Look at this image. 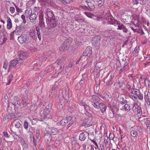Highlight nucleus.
Masks as SVG:
<instances>
[{"instance_id":"1","label":"nucleus","mask_w":150,"mask_h":150,"mask_svg":"<svg viewBox=\"0 0 150 150\" xmlns=\"http://www.w3.org/2000/svg\"><path fill=\"white\" fill-rule=\"evenodd\" d=\"M129 96L134 101H136L138 99L143 100V94L141 93L139 89L136 88L134 89L133 93L132 94H129Z\"/></svg>"},{"instance_id":"2","label":"nucleus","mask_w":150,"mask_h":150,"mask_svg":"<svg viewBox=\"0 0 150 150\" xmlns=\"http://www.w3.org/2000/svg\"><path fill=\"white\" fill-rule=\"evenodd\" d=\"M32 95L31 93L27 90H25L22 97V103L24 106L26 107L28 104V96L30 98Z\"/></svg>"},{"instance_id":"3","label":"nucleus","mask_w":150,"mask_h":150,"mask_svg":"<svg viewBox=\"0 0 150 150\" xmlns=\"http://www.w3.org/2000/svg\"><path fill=\"white\" fill-rule=\"evenodd\" d=\"M71 41L69 39H66L61 44L59 47V50L61 52L67 50L69 47Z\"/></svg>"},{"instance_id":"4","label":"nucleus","mask_w":150,"mask_h":150,"mask_svg":"<svg viewBox=\"0 0 150 150\" xmlns=\"http://www.w3.org/2000/svg\"><path fill=\"white\" fill-rule=\"evenodd\" d=\"M100 37L99 36L94 37L92 40V45L96 49H99L100 46Z\"/></svg>"},{"instance_id":"5","label":"nucleus","mask_w":150,"mask_h":150,"mask_svg":"<svg viewBox=\"0 0 150 150\" xmlns=\"http://www.w3.org/2000/svg\"><path fill=\"white\" fill-rule=\"evenodd\" d=\"M104 18L108 23L112 25H115L117 21L115 20L111 14L109 13H107L105 16Z\"/></svg>"},{"instance_id":"6","label":"nucleus","mask_w":150,"mask_h":150,"mask_svg":"<svg viewBox=\"0 0 150 150\" xmlns=\"http://www.w3.org/2000/svg\"><path fill=\"white\" fill-rule=\"evenodd\" d=\"M28 54L24 52L21 51L20 52L18 57L17 59L19 61L20 64L23 63V60L27 58Z\"/></svg>"},{"instance_id":"7","label":"nucleus","mask_w":150,"mask_h":150,"mask_svg":"<svg viewBox=\"0 0 150 150\" xmlns=\"http://www.w3.org/2000/svg\"><path fill=\"white\" fill-rule=\"evenodd\" d=\"M18 40L20 43H28V37L26 34H23L18 37Z\"/></svg>"},{"instance_id":"8","label":"nucleus","mask_w":150,"mask_h":150,"mask_svg":"<svg viewBox=\"0 0 150 150\" xmlns=\"http://www.w3.org/2000/svg\"><path fill=\"white\" fill-rule=\"evenodd\" d=\"M46 23L47 24V28L48 29H52L56 27V22L54 19L46 20Z\"/></svg>"},{"instance_id":"9","label":"nucleus","mask_w":150,"mask_h":150,"mask_svg":"<svg viewBox=\"0 0 150 150\" xmlns=\"http://www.w3.org/2000/svg\"><path fill=\"white\" fill-rule=\"evenodd\" d=\"M71 143L72 150H76L80 147V145L77 142L76 138H72Z\"/></svg>"},{"instance_id":"10","label":"nucleus","mask_w":150,"mask_h":150,"mask_svg":"<svg viewBox=\"0 0 150 150\" xmlns=\"http://www.w3.org/2000/svg\"><path fill=\"white\" fill-rule=\"evenodd\" d=\"M46 13V20L54 19V16L53 14V12L50 9L48 8L45 10Z\"/></svg>"},{"instance_id":"11","label":"nucleus","mask_w":150,"mask_h":150,"mask_svg":"<svg viewBox=\"0 0 150 150\" xmlns=\"http://www.w3.org/2000/svg\"><path fill=\"white\" fill-rule=\"evenodd\" d=\"M65 60V58L62 57L57 60L56 62V63L57 64V67L59 69L61 70L62 67H63V69L64 67V65L63 66H62L63 65Z\"/></svg>"},{"instance_id":"12","label":"nucleus","mask_w":150,"mask_h":150,"mask_svg":"<svg viewBox=\"0 0 150 150\" xmlns=\"http://www.w3.org/2000/svg\"><path fill=\"white\" fill-rule=\"evenodd\" d=\"M17 59V60L14 59L10 62L9 65L8 71H10L12 68L15 67L18 64L20 63L18 59Z\"/></svg>"},{"instance_id":"13","label":"nucleus","mask_w":150,"mask_h":150,"mask_svg":"<svg viewBox=\"0 0 150 150\" xmlns=\"http://www.w3.org/2000/svg\"><path fill=\"white\" fill-rule=\"evenodd\" d=\"M46 59V57L43 56L39 58L38 60H37L34 61V64L36 65V64H38L39 65H41L42 63L44 61H45Z\"/></svg>"},{"instance_id":"14","label":"nucleus","mask_w":150,"mask_h":150,"mask_svg":"<svg viewBox=\"0 0 150 150\" xmlns=\"http://www.w3.org/2000/svg\"><path fill=\"white\" fill-rule=\"evenodd\" d=\"M92 48L90 46H88L86 49L85 51L83 52V54L88 56H89L92 53Z\"/></svg>"},{"instance_id":"15","label":"nucleus","mask_w":150,"mask_h":150,"mask_svg":"<svg viewBox=\"0 0 150 150\" xmlns=\"http://www.w3.org/2000/svg\"><path fill=\"white\" fill-rule=\"evenodd\" d=\"M91 117H89L83 121V122L81 125V126H85L86 125H89L91 124Z\"/></svg>"},{"instance_id":"16","label":"nucleus","mask_w":150,"mask_h":150,"mask_svg":"<svg viewBox=\"0 0 150 150\" xmlns=\"http://www.w3.org/2000/svg\"><path fill=\"white\" fill-rule=\"evenodd\" d=\"M23 27L21 26H17L16 27V29L14 31L15 34L17 35H20L23 32Z\"/></svg>"},{"instance_id":"17","label":"nucleus","mask_w":150,"mask_h":150,"mask_svg":"<svg viewBox=\"0 0 150 150\" xmlns=\"http://www.w3.org/2000/svg\"><path fill=\"white\" fill-rule=\"evenodd\" d=\"M37 17L36 13H31L29 16L30 21L31 23L35 22L37 21Z\"/></svg>"},{"instance_id":"18","label":"nucleus","mask_w":150,"mask_h":150,"mask_svg":"<svg viewBox=\"0 0 150 150\" xmlns=\"http://www.w3.org/2000/svg\"><path fill=\"white\" fill-rule=\"evenodd\" d=\"M21 121L20 120H15L13 121L12 124L13 126H14L16 128H21Z\"/></svg>"},{"instance_id":"19","label":"nucleus","mask_w":150,"mask_h":150,"mask_svg":"<svg viewBox=\"0 0 150 150\" xmlns=\"http://www.w3.org/2000/svg\"><path fill=\"white\" fill-rule=\"evenodd\" d=\"M98 108L100 109L101 112L103 113L105 111L107 107L104 104L101 103L99 104Z\"/></svg>"},{"instance_id":"20","label":"nucleus","mask_w":150,"mask_h":150,"mask_svg":"<svg viewBox=\"0 0 150 150\" xmlns=\"http://www.w3.org/2000/svg\"><path fill=\"white\" fill-rule=\"evenodd\" d=\"M44 139L46 142H50L52 140L51 134L49 133H47L44 136Z\"/></svg>"},{"instance_id":"21","label":"nucleus","mask_w":150,"mask_h":150,"mask_svg":"<svg viewBox=\"0 0 150 150\" xmlns=\"http://www.w3.org/2000/svg\"><path fill=\"white\" fill-rule=\"evenodd\" d=\"M144 99L145 101L149 105H150V92H148L147 94H145L144 96Z\"/></svg>"},{"instance_id":"22","label":"nucleus","mask_w":150,"mask_h":150,"mask_svg":"<svg viewBox=\"0 0 150 150\" xmlns=\"http://www.w3.org/2000/svg\"><path fill=\"white\" fill-rule=\"evenodd\" d=\"M43 17L42 15H40L39 17V25L42 28L44 27H45V23L43 21Z\"/></svg>"},{"instance_id":"23","label":"nucleus","mask_w":150,"mask_h":150,"mask_svg":"<svg viewBox=\"0 0 150 150\" xmlns=\"http://www.w3.org/2000/svg\"><path fill=\"white\" fill-rule=\"evenodd\" d=\"M21 142L24 150H28V145L26 142L23 139L21 140Z\"/></svg>"},{"instance_id":"24","label":"nucleus","mask_w":150,"mask_h":150,"mask_svg":"<svg viewBox=\"0 0 150 150\" xmlns=\"http://www.w3.org/2000/svg\"><path fill=\"white\" fill-rule=\"evenodd\" d=\"M87 137L86 132H82L80 134L79 136V139L81 141H84Z\"/></svg>"},{"instance_id":"25","label":"nucleus","mask_w":150,"mask_h":150,"mask_svg":"<svg viewBox=\"0 0 150 150\" xmlns=\"http://www.w3.org/2000/svg\"><path fill=\"white\" fill-rule=\"evenodd\" d=\"M120 109L123 111H126L128 112L131 110L130 106L129 105L126 104H125Z\"/></svg>"},{"instance_id":"26","label":"nucleus","mask_w":150,"mask_h":150,"mask_svg":"<svg viewBox=\"0 0 150 150\" xmlns=\"http://www.w3.org/2000/svg\"><path fill=\"white\" fill-rule=\"evenodd\" d=\"M122 64H124L122 69L124 71H128L129 68V66L128 65V63L126 62L125 61L123 60L122 61Z\"/></svg>"},{"instance_id":"27","label":"nucleus","mask_w":150,"mask_h":150,"mask_svg":"<svg viewBox=\"0 0 150 150\" xmlns=\"http://www.w3.org/2000/svg\"><path fill=\"white\" fill-rule=\"evenodd\" d=\"M50 111H49V109H45L44 110L43 112V115H42V117H43L44 118H46L47 117L49 118L48 115L49 114Z\"/></svg>"},{"instance_id":"28","label":"nucleus","mask_w":150,"mask_h":150,"mask_svg":"<svg viewBox=\"0 0 150 150\" xmlns=\"http://www.w3.org/2000/svg\"><path fill=\"white\" fill-rule=\"evenodd\" d=\"M126 87L128 91L130 92V93L129 94H132V93H133L134 89H135V88H134L132 86L128 84H126Z\"/></svg>"},{"instance_id":"29","label":"nucleus","mask_w":150,"mask_h":150,"mask_svg":"<svg viewBox=\"0 0 150 150\" xmlns=\"http://www.w3.org/2000/svg\"><path fill=\"white\" fill-rule=\"evenodd\" d=\"M116 23L117 25H118L117 29L120 30H122L124 28H125V26L122 23H121L120 22L118 21H117Z\"/></svg>"},{"instance_id":"30","label":"nucleus","mask_w":150,"mask_h":150,"mask_svg":"<svg viewBox=\"0 0 150 150\" xmlns=\"http://www.w3.org/2000/svg\"><path fill=\"white\" fill-rule=\"evenodd\" d=\"M67 123V120L66 119H63L57 123V124L58 125L64 126Z\"/></svg>"},{"instance_id":"31","label":"nucleus","mask_w":150,"mask_h":150,"mask_svg":"<svg viewBox=\"0 0 150 150\" xmlns=\"http://www.w3.org/2000/svg\"><path fill=\"white\" fill-rule=\"evenodd\" d=\"M51 133L52 135H56L59 132L58 130L56 128L51 127L50 129Z\"/></svg>"},{"instance_id":"32","label":"nucleus","mask_w":150,"mask_h":150,"mask_svg":"<svg viewBox=\"0 0 150 150\" xmlns=\"http://www.w3.org/2000/svg\"><path fill=\"white\" fill-rule=\"evenodd\" d=\"M13 103L14 105H19L20 102L18 97L17 96H14L13 98Z\"/></svg>"},{"instance_id":"33","label":"nucleus","mask_w":150,"mask_h":150,"mask_svg":"<svg viewBox=\"0 0 150 150\" xmlns=\"http://www.w3.org/2000/svg\"><path fill=\"white\" fill-rule=\"evenodd\" d=\"M130 134L131 136L134 138L137 137L138 135L137 131L134 130H132L131 131Z\"/></svg>"},{"instance_id":"34","label":"nucleus","mask_w":150,"mask_h":150,"mask_svg":"<svg viewBox=\"0 0 150 150\" xmlns=\"http://www.w3.org/2000/svg\"><path fill=\"white\" fill-rule=\"evenodd\" d=\"M91 97L92 99L94 100V101L96 103H99L100 102V98L98 96L93 95L91 96Z\"/></svg>"},{"instance_id":"35","label":"nucleus","mask_w":150,"mask_h":150,"mask_svg":"<svg viewBox=\"0 0 150 150\" xmlns=\"http://www.w3.org/2000/svg\"><path fill=\"white\" fill-rule=\"evenodd\" d=\"M144 0H133L132 3L134 5H137L139 3L140 4H144Z\"/></svg>"},{"instance_id":"36","label":"nucleus","mask_w":150,"mask_h":150,"mask_svg":"<svg viewBox=\"0 0 150 150\" xmlns=\"http://www.w3.org/2000/svg\"><path fill=\"white\" fill-rule=\"evenodd\" d=\"M137 115L139 118L140 117L142 114V110L140 107H137Z\"/></svg>"},{"instance_id":"37","label":"nucleus","mask_w":150,"mask_h":150,"mask_svg":"<svg viewBox=\"0 0 150 150\" xmlns=\"http://www.w3.org/2000/svg\"><path fill=\"white\" fill-rule=\"evenodd\" d=\"M112 106L114 110H115L116 112H118V111L119 110V107L120 106H118L117 104L114 102L112 103Z\"/></svg>"},{"instance_id":"38","label":"nucleus","mask_w":150,"mask_h":150,"mask_svg":"<svg viewBox=\"0 0 150 150\" xmlns=\"http://www.w3.org/2000/svg\"><path fill=\"white\" fill-rule=\"evenodd\" d=\"M30 142L33 144L34 146L36 147L37 145L36 140H35V138L34 136H33L32 137V135H31V136L30 137Z\"/></svg>"},{"instance_id":"39","label":"nucleus","mask_w":150,"mask_h":150,"mask_svg":"<svg viewBox=\"0 0 150 150\" xmlns=\"http://www.w3.org/2000/svg\"><path fill=\"white\" fill-rule=\"evenodd\" d=\"M102 64V63L100 62L96 63V64L94 70H95L96 69V70H100Z\"/></svg>"},{"instance_id":"40","label":"nucleus","mask_w":150,"mask_h":150,"mask_svg":"<svg viewBox=\"0 0 150 150\" xmlns=\"http://www.w3.org/2000/svg\"><path fill=\"white\" fill-rule=\"evenodd\" d=\"M36 30L37 31V33L38 39L40 40L41 39V36L40 35V28L38 27H36Z\"/></svg>"},{"instance_id":"41","label":"nucleus","mask_w":150,"mask_h":150,"mask_svg":"<svg viewBox=\"0 0 150 150\" xmlns=\"http://www.w3.org/2000/svg\"><path fill=\"white\" fill-rule=\"evenodd\" d=\"M132 23L135 27H139V21L137 19H134L132 22Z\"/></svg>"},{"instance_id":"42","label":"nucleus","mask_w":150,"mask_h":150,"mask_svg":"<svg viewBox=\"0 0 150 150\" xmlns=\"http://www.w3.org/2000/svg\"><path fill=\"white\" fill-rule=\"evenodd\" d=\"M60 138L59 137H58L56 139L54 144L57 146H58L60 144Z\"/></svg>"},{"instance_id":"43","label":"nucleus","mask_w":150,"mask_h":150,"mask_svg":"<svg viewBox=\"0 0 150 150\" xmlns=\"http://www.w3.org/2000/svg\"><path fill=\"white\" fill-rule=\"evenodd\" d=\"M9 120H11L14 118H15L16 117L15 115V114L10 113L7 115Z\"/></svg>"},{"instance_id":"44","label":"nucleus","mask_w":150,"mask_h":150,"mask_svg":"<svg viewBox=\"0 0 150 150\" xmlns=\"http://www.w3.org/2000/svg\"><path fill=\"white\" fill-rule=\"evenodd\" d=\"M63 92V91L61 89L59 90V100H62L64 98Z\"/></svg>"},{"instance_id":"45","label":"nucleus","mask_w":150,"mask_h":150,"mask_svg":"<svg viewBox=\"0 0 150 150\" xmlns=\"http://www.w3.org/2000/svg\"><path fill=\"white\" fill-rule=\"evenodd\" d=\"M120 103V104L123 105L124 104H125L127 103V101L125 100L123 97L121 98Z\"/></svg>"},{"instance_id":"46","label":"nucleus","mask_w":150,"mask_h":150,"mask_svg":"<svg viewBox=\"0 0 150 150\" xmlns=\"http://www.w3.org/2000/svg\"><path fill=\"white\" fill-rule=\"evenodd\" d=\"M65 99H68L69 98V90L67 88L65 90Z\"/></svg>"},{"instance_id":"47","label":"nucleus","mask_w":150,"mask_h":150,"mask_svg":"<svg viewBox=\"0 0 150 150\" xmlns=\"http://www.w3.org/2000/svg\"><path fill=\"white\" fill-rule=\"evenodd\" d=\"M91 105L93 106L95 108H98V105H97L96 104L98 103H96L94 101L91 100Z\"/></svg>"},{"instance_id":"48","label":"nucleus","mask_w":150,"mask_h":150,"mask_svg":"<svg viewBox=\"0 0 150 150\" xmlns=\"http://www.w3.org/2000/svg\"><path fill=\"white\" fill-rule=\"evenodd\" d=\"M65 119H66L67 120V123L69 121H71V122L73 120L74 121H76V119L75 118H73L72 117H71L70 116L68 117H66V118Z\"/></svg>"},{"instance_id":"49","label":"nucleus","mask_w":150,"mask_h":150,"mask_svg":"<svg viewBox=\"0 0 150 150\" xmlns=\"http://www.w3.org/2000/svg\"><path fill=\"white\" fill-rule=\"evenodd\" d=\"M87 57L86 56L83 54V53L82 54L80 57L79 59L81 61H84L85 60L87 59Z\"/></svg>"},{"instance_id":"50","label":"nucleus","mask_w":150,"mask_h":150,"mask_svg":"<svg viewBox=\"0 0 150 150\" xmlns=\"http://www.w3.org/2000/svg\"><path fill=\"white\" fill-rule=\"evenodd\" d=\"M139 47H138L136 46L134 50L133 51L132 53L133 55H135L136 54L138 53L139 51Z\"/></svg>"},{"instance_id":"51","label":"nucleus","mask_w":150,"mask_h":150,"mask_svg":"<svg viewBox=\"0 0 150 150\" xmlns=\"http://www.w3.org/2000/svg\"><path fill=\"white\" fill-rule=\"evenodd\" d=\"M13 78V76L12 75L8 77V82L6 84V85H9L10 84V83L12 80V79Z\"/></svg>"},{"instance_id":"52","label":"nucleus","mask_w":150,"mask_h":150,"mask_svg":"<svg viewBox=\"0 0 150 150\" xmlns=\"http://www.w3.org/2000/svg\"><path fill=\"white\" fill-rule=\"evenodd\" d=\"M63 103V101L62 100H59V109L60 110H62L63 106L62 105Z\"/></svg>"},{"instance_id":"53","label":"nucleus","mask_w":150,"mask_h":150,"mask_svg":"<svg viewBox=\"0 0 150 150\" xmlns=\"http://www.w3.org/2000/svg\"><path fill=\"white\" fill-rule=\"evenodd\" d=\"M138 33H140L142 35H143L144 34L142 29L141 27H138Z\"/></svg>"},{"instance_id":"54","label":"nucleus","mask_w":150,"mask_h":150,"mask_svg":"<svg viewBox=\"0 0 150 150\" xmlns=\"http://www.w3.org/2000/svg\"><path fill=\"white\" fill-rule=\"evenodd\" d=\"M96 94L98 95V96H99L100 97H101L103 100H106V97H105V96H103L101 94L99 93H96L95 92V93Z\"/></svg>"},{"instance_id":"55","label":"nucleus","mask_w":150,"mask_h":150,"mask_svg":"<svg viewBox=\"0 0 150 150\" xmlns=\"http://www.w3.org/2000/svg\"><path fill=\"white\" fill-rule=\"evenodd\" d=\"M102 34L104 36L107 37V36L110 33L108 30H105L104 31L101 32Z\"/></svg>"},{"instance_id":"56","label":"nucleus","mask_w":150,"mask_h":150,"mask_svg":"<svg viewBox=\"0 0 150 150\" xmlns=\"http://www.w3.org/2000/svg\"><path fill=\"white\" fill-rule=\"evenodd\" d=\"M52 67L49 66L47 67L45 69V70L44 71V72H51Z\"/></svg>"},{"instance_id":"57","label":"nucleus","mask_w":150,"mask_h":150,"mask_svg":"<svg viewBox=\"0 0 150 150\" xmlns=\"http://www.w3.org/2000/svg\"><path fill=\"white\" fill-rule=\"evenodd\" d=\"M87 5L88 7L91 9H93L94 8V4L91 2H90L89 3H88Z\"/></svg>"},{"instance_id":"58","label":"nucleus","mask_w":150,"mask_h":150,"mask_svg":"<svg viewBox=\"0 0 150 150\" xmlns=\"http://www.w3.org/2000/svg\"><path fill=\"white\" fill-rule=\"evenodd\" d=\"M12 22H7V28L8 29H11L12 28Z\"/></svg>"},{"instance_id":"59","label":"nucleus","mask_w":150,"mask_h":150,"mask_svg":"<svg viewBox=\"0 0 150 150\" xmlns=\"http://www.w3.org/2000/svg\"><path fill=\"white\" fill-rule=\"evenodd\" d=\"M62 2L64 4H69L70 3L71 1H73V0H61Z\"/></svg>"},{"instance_id":"60","label":"nucleus","mask_w":150,"mask_h":150,"mask_svg":"<svg viewBox=\"0 0 150 150\" xmlns=\"http://www.w3.org/2000/svg\"><path fill=\"white\" fill-rule=\"evenodd\" d=\"M14 4L15 7L16 11L17 12H22V10L21 9L19 8L18 6H17L14 3Z\"/></svg>"},{"instance_id":"61","label":"nucleus","mask_w":150,"mask_h":150,"mask_svg":"<svg viewBox=\"0 0 150 150\" xmlns=\"http://www.w3.org/2000/svg\"><path fill=\"white\" fill-rule=\"evenodd\" d=\"M8 65V63L7 61V60L5 61L4 62L3 66V68L4 69H6Z\"/></svg>"},{"instance_id":"62","label":"nucleus","mask_w":150,"mask_h":150,"mask_svg":"<svg viewBox=\"0 0 150 150\" xmlns=\"http://www.w3.org/2000/svg\"><path fill=\"white\" fill-rule=\"evenodd\" d=\"M74 18L76 21H77L78 22H81L83 21V20L79 18H78L77 16H75V17Z\"/></svg>"},{"instance_id":"63","label":"nucleus","mask_w":150,"mask_h":150,"mask_svg":"<svg viewBox=\"0 0 150 150\" xmlns=\"http://www.w3.org/2000/svg\"><path fill=\"white\" fill-rule=\"evenodd\" d=\"M98 4V6H102L104 2V0H97Z\"/></svg>"},{"instance_id":"64","label":"nucleus","mask_w":150,"mask_h":150,"mask_svg":"<svg viewBox=\"0 0 150 150\" xmlns=\"http://www.w3.org/2000/svg\"><path fill=\"white\" fill-rule=\"evenodd\" d=\"M28 122L26 121H25L23 124L24 128L25 129H27L28 128Z\"/></svg>"}]
</instances>
